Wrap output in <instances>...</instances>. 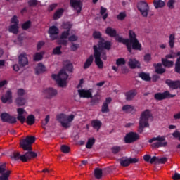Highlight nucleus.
<instances>
[{
	"instance_id": "obj_50",
	"label": "nucleus",
	"mask_w": 180,
	"mask_h": 180,
	"mask_svg": "<svg viewBox=\"0 0 180 180\" xmlns=\"http://www.w3.org/2000/svg\"><path fill=\"white\" fill-rule=\"evenodd\" d=\"M120 165L122 167H128V166H129L130 163H129V158L121 160H120Z\"/></svg>"
},
{
	"instance_id": "obj_40",
	"label": "nucleus",
	"mask_w": 180,
	"mask_h": 180,
	"mask_svg": "<svg viewBox=\"0 0 180 180\" xmlns=\"http://www.w3.org/2000/svg\"><path fill=\"white\" fill-rule=\"evenodd\" d=\"M95 144V138L91 137L88 139L87 143H86V148L87 149H91Z\"/></svg>"
},
{
	"instance_id": "obj_38",
	"label": "nucleus",
	"mask_w": 180,
	"mask_h": 180,
	"mask_svg": "<svg viewBox=\"0 0 180 180\" xmlns=\"http://www.w3.org/2000/svg\"><path fill=\"white\" fill-rule=\"evenodd\" d=\"M153 4L155 9L162 8L165 6V2L162 0H154Z\"/></svg>"
},
{
	"instance_id": "obj_59",
	"label": "nucleus",
	"mask_w": 180,
	"mask_h": 180,
	"mask_svg": "<svg viewBox=\"0 0 180 180\" xmlns=\"http://www.w3.org/2000/svg\"><path fill=\"white\" fill-rule=\"evenodd\" d=\"M172 136L174 139H178V140L180 141V131L178 130H175L173 133H172Z\"/></svg>"
},
{
	"instance_id": "obj_23",
	"label": "nucleus",
	"mask_w": 180,
	"mask_h": 180,
	"mask_svg": "<svg viewBox=\"0 0 180 180\" xmlns=\"http://www.w3.org/2000/svg\"><path fill=\"white\" fill-rule=\"evenodd\" d=\"M105 34L110 37H115V39L117 37H120V36H118V34H117V30L114 28H112L111 27H108L105 30Z\"/></svg>"
},
{
	"instance_id": "obj_43",
	"label": "nucleus",
	"mask_w": 180,
	"mask_h": 180,
	"mask_svg": "<svg viewBox=\"0 0 180 180\" xmlns=\"http://www.w3.org/2000/svg\"><path fill=\"white\" fill-rule=\"evenodd\" d=\"M174 40H175V34H171L169 37V45L170 49H173L174 47Z\"/></svg>"
},
{
	"instance_id": "obj_37",
	"label": "nucleus",
	"mask_w": 180,
	"mask_h": 180,
	"mask_svg": "<svg viewBox=\"0 0 180 180\" xmlns=\"http://www.w3.org/2000/svg\"><path fill=\"white\" fill-rule=\"evenodd\" d=\"M15 103L18 106H25V105H26V98L18 97L15 99Z\"/></svg>"
},
{
	"instance_id": "obj_58",
	"label": "nucleus",
	"mask_w": 180,
	"mask_h": 180,
	"mask_svg": "<svg viewBox=\"0 0 180 180\" xmlns=\"http://www.w3.org/2000/svg\"><path fill=\"white\" fill-rule=\"evenodd\" d=\"M53 54L60 55L61 54V46H58L53 50Z\"/></svg>"
},
{
	"instance_id": "obj_22",
	"label": "nucleus",
	"mask_w": 180,
	"mask_h": 180,
	"mask_svg": "<svg viewBox=\"0 0 180 180\" xmlns=\"http://www.w3.org/2000/svg\"><path fill=\"white\" fill-rule=\"evenodd\" d=\"M78 94L79 97L82 98H92V92L90 90L78 89Z\"/></svg>"
},
{
	"instance_id": "obj_32",
	"label": "nucleus",
	"mask_w": 180,
	"mask_h": 180,
	"mask_svg": "<svg viewBox=\"0 0 180 180\" xmlns=\"http://www.w3.org/2000/svg\"><path fill=\"white\" fill-rule=\"evenodd\" d=\"M8 31L10 33H13L14 34H18L19 32V25L11 24Z\"/></svg>"
},
{
	"instance_id": "obj_35",
	"label": "nucleus",
	"mask_w": 180,
	"mask_h": 180,
	"mask_svg": "<svg viewBox=\"0 0 180 180\" xmlns=\"http://www.w3.org/2000/svg\"><path fill=\"white\" fill-rule=\"evenodd\" d=\"M90 98H91L90 105L91 106H95L99 103L100 98L98 97L97 96H93L91 94V97H90Z\"/></svg>"
},
{
	"instance_id": "obj_34",
	"label": "nucleus",
	"mask_w": 180,
	"mask_h": 180,
	"mask_svg": "<svg viewBox=\"0 0 180 180\" xmlns=\"http://www.w3.org/2000/svg\"><path fill=\"white\" fill-rule=\"evenodd\" d=\"M63 13H64V9H63V8H59V9H58V10L55 12V13H54V15H53V19H54V20H57L60 19V17L63 16Z\"/></svg>"
},
{
	"instance_id": "obj_62",
	"label": "nucleus",
	"mask_w": 180,
	"mask_h": 180,
	"mask_svg": "<svg viewBox=\"0 0 180 180\" xmlns=\"http://www.w3.org/2000/svg\"><path fill=\"white\" fill-rule=\"evenodd\" d=\"M151 60V55L150 53H146L145 56H144V61L146 63H149Z\"/></svg>"
},
{
	"instance_id": "obj_15",
	"label": "nucleus",
	"mask_w": 180,
	"mask_h": 180,
	"mask_svg": "<svg viewBox=\"0 0 180 180\" xmlns=\"http://www.w3.org/2000/svg\"><path fill=\"white\" fill-rule=\"evenodd\" d=\"M165 84L172 90L180 89V80H172L170 79H167L165 80Z\"/></svg>"
},
{
	"instance_id": "obj_52",
	"label": "nucleus",
	"mask_w": 180,
	"mask_h": 180,
	"mask_svg": "<svg viewBox=\"0 0 180 180\" xmlns=\"http://www.w3.org/2000/svg\"><path fill=\"white\" fill-rule=\"evenodd\" d=\"M126 17L127 15L124 12H120L119 15L117 16V19L120 21H123Z\"/></svg>"
},
{
	"instance_id": "obj_11",
	"label": "nucleus",
	"mask_w": 180,
	"mask_h": 180,
	"mask_svg": "<svg viewBox=\"0 0 180 180\" xmlns=\"http://www.w3.org/2000/svg\"><path fill=\"white\" fill-rule=\"evenodd\" d=\"M70 5L71 8H73V10L77 12V14L81 13V12L82 11V7L84 6V4H82V1L70 0Z\"/></svg>"
},
{
	"instance_id": "obj_5",
	"label": "nucleus",
	"mask_w": 180,
	"mask_h": 180,
	"mask_svg": "<svg viewBox=\"0 0 180 180\" xmlns=\"http://www.w3.org/2000/svg\"><path fill=\"white\" fill-rule=\"evenodd\" d=\"M137 8L143 18H147L150 11V8L147 2L145 1H140L137 3Z\"/></svg>"
},
{
	"instance_id": "obj_28",
	"label": "nucleus",
	"mask_w": 180,
	"mask_h": 180,
	"mask_svg": "<svg viewBox=\"0 0 180 180\" xmlns=\"http://www.w3.org/2000/svg\"><path fill=\"white\" fill-rule=\"evenodd\" d=\"M139 77L141 78L143 81L149 82L151 81V77H150V73H146L141 72L139 73Z\"/></svg>"
},
{
	"instance_id": "obj_33",
	"label": "nucleus",
	"mask_w": 180,
	"mask_h": 180,
	"mask_svg": "<svg viewBox=\"0 0 180 180\" xmlns=\"http://www.w3.org/2000/svg\"><path fill=\"white\" fill-rule=\"evenodd\" d=\"M25 122L27 124H29V126H32V124H34V122H36V118L34 117V115H30L26 117Z\"/></svg>"
},
{
	"instance_id": "obj_19",
	"label": "nucleus",
	"mask_w": 180,
	"mask_h": 180,
	"mask_svg": "<svg viewBox=\"0 0 180 180\" xmlns=\"http://www.w3.org/2000/svg\"><path fill=\"white\" fill-rule=\"evenodd\" d=\"M137 94V89H130L129 91L124 93L125 100L128 102L131 101Z\"/></svg>"
},
{
	"instance_id": "obj_26",
	"label": "nucleus",
	"mask_w": 180,
	"mask_h": 180,
	"mask_svg": "<svg viewBox=\"0 0 180 180\" xmlns=\"http://www.w3.org/2000/svg\"><path fill=\"white\" fill-rule=\"evenodd\" d=\"M130 46H131V51L132 49L135 51H141L142 47L141 43H139L138 39L131 41Z\"/></svg>"
},
{
	"instance_id": "obj_49",
	"label": "nucleus",
	"mask_w": 180,
	"mask_h": 180,
	"mask_svg": "<svg viewBox=\"0 0 180 180\" xmlns=\"http://www.w3.org/2000/svg\"><path fill=\"white\" fill-rule=\"evenodd\" d=\"M125 64H126V61L123 58H120L116 60V65L117 66L124 65Z\"/></svg>"
},
{
	"instance_id": "obj_46",
	"label": "nucleus",
	"mask_w": 180,
	"mask_h": 180,
	"mask_svg": "<svg viewBox=\"0 0 180 180\" xmlns=\"http://www.w3.org/2000/svg\"><path fill=\"white\" fill-rule=\"evenodd\" d=\"M44 54V52H40V53H37L34 56V61H40V60L43 59V55Z\"/></svg>"
},
{
	"instance_id": "obj_21",
	"label": "nucleus",
	"mask_w": 180,
	"mask_h": 180,
	"mask_svg": "<svg viewBox=\"0 0 180 180\" xmlns=\"http://www.w3.org/2000/svg\"><path fill=\"white\" fill-rule=\"evenodd\" d=\"M3 103H12V91L8 90L4 96H1Z\"/></svg>"
},
{
	"instance_id": "obj_8",
	"label": "nucleus",
	"mask_w": 180,
	"mask_h": 180,
	"mask_svg": "<svg viewBox=\"0 0 180 180\" xmlns=\"http://www.w3.org/2000/svg\"><path fill=\"white\" fill-rule=\"evenodd\" d=\"M94 53V62L95 64L97 65L98 69H103V62L101 58V54H100V51L98 50V47L96 45H94L93 47Z\"/></svg>"
},
{
	"instance_id": "obj_14",
	"label": "nucleus",
	"mask_w": 180,
	"mask_h": 180,
	"mask_svg": "<svg viewBox=\"0 0 180 180\" xmlns=\"http://www.w3.org/2000/svg\"><path fill=\"white\" fill-rule=\"evenodd\" d=\"M0 180H9L11 170L6 169V164H3L0 166Z\"/></svg>"
},
{
	"instance_id": "obj_41",
	"label": "nucleus",
	"mask_w": 180,
	"mask_h": 180,
	"mask_svg": "<svg viewBox=\"0 0 180 180\" xmlns=\"http://www.w3.org/2000/svg\"><path fill=\"white\" fill-rule=\"evenodd\" d=\"M35 70L37 74H40L46 71V66H44V65L42 63H39Z\"/></svg>"
},
{
	"instance_id": "obj_54",
	"label": "nucleus",
	"mask_w": 180,
	"mask_h": 180,
	"mask_svg": "<svg viewBox=\"0 0 180 180\" xmlns=\"http://www.w3.org/2000/svg\"><path fill=\"white\" fill-rule=\"evenodd\" d=\"M175 57H176V53H174L173 51H171V53L167 54L165 56V59L168 60V59H173Z\"/></svg>"
},
{
	"instance_id": "obj_53",
	"label": "nucleus",
	"mask_w": 180,
	"mask_h": 180,
	"mask_svg": "<svg viewBox=\"0 0 180 180\" xmlns=\"http://www.w3.org/2000/svg\"><path fill=\"white\" fill-rule=\"evenodd\" d=\"M111 150L112 153L115 155L117 154L121 150V148L120 146H115L111 148Z\"/></svg>"
},
{
	"instance_id": "obj_51",
	"label": "nucleus",
	"mask_w": 180,
	"mask_h": 180,
	"mask_svg": "<svg viewBox=\"0 0 180 180\" xmlns=\"http://www.w3.org/2000/svg\"><path fill=\"white\" fill-rule=\"evenodd\" d=\"M102 113H107L109 112L108 105L106 103H103L101 108Z\"/></svg>"
},
{
	"instance_id": "obj_29",
	"label": "nucleus",
	"mask_w": 180,
	"mask_h": 180,
	"mask_svg": "<svg viewBox=\"0 0 180 180\" xmlns=\"http://www.w3.org/2000/svg\"><path fill=\"white\" fill-rule=\"evenodd\" d=\"M92 63H94V55H90L89 57L86 60L83 68L84 70H86L90 68L91 65H92Z\"/></svg>"
},
{
	"instance_id": "obj_6",
	"label": "nucleus",
	"mask_w": 180,
	"mask_h": 180,
	"mask_svg": "<svg viewBox=\"0 0 180 180\" xmlns=\"http://www.w3.org/2000/svg\"><path fill=\"white\" fill-rule=\"evenodd\" d=\"M175 94H172L169 91H165L164 92H158L154 95V98L156 101H161L166 99H170L174 98Z\"/></svg>"
},
{
	"instance_id": "obj_60",
	"label": "nucleus",
	"mask_w": 180,
	"mask_h": 180,
	"mask_svg": "<svg viewBox=\"0 0 180 180\" xmlns=\"http://www.w3.org/2000/svg\"><path fill=\"white\" fill-rule=\"evenodd\" d=\"M175 4V0H169L167 3V7L170 9L172 10L174 9V4Z\"/></svg>"
},
{
	"instance_id": "obj_64",
	"label": "nucleus",
	"mask_w": 180,
	"mask_h": 180,
	"mask_svg": "<svg viewBox=\"0 0 180 180\" xmlns=\"http://www.w3.org/2000/svg\"><path fill=\"white\" fill-rule=\"evenodd\" d=\"M173 180H180V174L178 172H175L174 174L172 176Z\"/></svg>"
},
{
	"instance_id": "obj_18",
	"label": "nucleus",
	"mask_w": 180,
	"mask_h": 180,
	"mask_svg": "<svg viewBox=\"0 0 180 180\" xmlns=\"http://www.w3.org/2000/svg\"><path fill=\"white\" fill-rule=\"evenodd\" d=\"M2 122H7L8 123H16V117L11 116L8 112H4L1 115Z\"/></svg>"
},
{
	"instance_id": "obj_1",
	"label": "nucleus",
	"mask_w": 180,
	"mask_h": 180,
	"mask_svg": "<svg viewBox=\"0 0 180 180\" xmlns=\"http://www.w3.org/2000/svg\"><path fill=\"white\" fill-rule=\"evenodd\" d=\"M35 141L36 138H34V136H27L26 139L20 141V145L21 148H22L24 151H27L24 155H22V162H27L29 160L37 157V153L32 151V145Z\"/></svg>"
},
{
	"instance_id": "obj_57",
	"label": "nucleus",
	"mask_w": 180,
	"mask_h": 180,
	"mask_svg": "<svg viewBox=\"0 0 180 180\" xmlns=\"http://www.w3.org/2000/svg\"><path fill=\"white\" fill-rule=\"evenodd\" d=\"M60 151L64 154H68V146L66 145H62L60 146Z\"/></svg>"
},
{
	"instance_id": "obj_31",
	"label": "nucleus",
	"mask_w": 180,
	"mask_h": 180,
	"mask_svg": "<svg viewBox=\"0 0 180 180\" xmlns=\"http://www.w3.org/2000/svg\"><path fill=\"white\" fill-rule=\"evenodd\" d=\"M10 158L13 160V161H18L20 160L22 161V155H20V152H13L11 155Z\"/></svg>"
},
{
	"instance_id": "obj_63",
	"label": "nucleus",
	"mask_w": 180,
	"mask_h": 180,
	"mask_svg": "<svg viewBox=\"0 0 180 180\" xmlns=\"http://www.w3.org/2000/svg\"><path fill=\"white\" fill-rule=\"evenodd\" d=\"M175 72L178 74H180V62H176Z\"/></svg>"
},
{
	"instance_id": "obj_47",
	"label": "nucleus",
	"mask_w": 180,
	"mask_h": 180,
	"mask_svg": "<svg viewBox=\"0 0 180 180\" xmlns=\"http://www.w3.org/2000/svg\"><path fill=\"white\" fill-rule=\"evenodd\" d=\"M102 37V34L99 32V31H94L93 32V37L95 39H99V41L101 40V39H103Z\"/></svg>"
},
{
	"instance_id": "obj_30",
	"label": "nucleus",
	"mask_w": 180,
	"mask_h": 180,
	"mask_svg": "<svg viewBox=\"0 0 180 180\" xmlns=\"http://www.w3.org/2000/svg\"><path fill=\"white\" fill-rule=\"evenodd\" d=\"M91 125L94 129L99 131V129H101V127L102 126V122L97 119L93 120L91 121Z\"/></svg>"
},
{
	"instance_id": "obj_4",
	"label": "nucleus",
	"mask_w": 180,
	"mask_h": 180,
	"mask_svg": "<svg viewBox=\"0 0 180 180\" xmlns=\"http://www.w3.org/2000/svg\"><path fill=\"white\" fill-rule=\"evenodd\" d=\"M136 37H137L136 34L133 30H129V39H124L122 37H116L115 40L118 43H121V44H123L124 45H126L128 49V51L129 53H131V46L130 42L138 40Z\"/></svg>"
},
{
	"instance_id": "obj_12",
	"label": "nucleus",
	"mask_w": 180,
	"mask_h": 180,
	"mask_svg": "<svg viewBox=\"0 0 180 180\" xmlns=\"http://www.w3.org/2000/svg\"><path fill=\"white\" fill-rule=\"evenodd\" d=\"M27 116V111L22 108H17V119L22 124L26 122V117Z\"/></svg>"
},
{
	"instance_id": "obj_39",
	"label": "nucleus",
	"mask_w": 180,
	"mask_h": 180,
	"mask_svg": "<svg viewBox=\"0 0 180 180\" xmlns=\"http://www.w3.org/2000/svg\"><path fill=\"white\" fill-rule=\"evenodd\" d=\"M162 63L164 67L172 68L174 65V62L172 60H169L165 58H162Z\"/></svg>"
},
{
	"instance_id": "obj_42",
	"label": "nucleus",
	"mask_w": 180,
	"mask_h": 180,
	"mask_svg": "<svg viewBox=\"0 0 180 180\" xmlns=\"http://www.w3.org/2000/svg\"><path fill=\"white\" fill-rule=\"evenodd\" d=\"M106 11L107 9L101 6L100 14L102 16L103 20H105L108 17V14L106 13Z\"/></svg>"
},
{
	"instance_id": "obj_48",
	"label": "nucleus",
	"mask_w": 180,
	"mask_h": 180,
	"mask_svg": "<svg viewBox=\"0 0 180 180\" xmlns=\"http://www.w3.org/2000/svg\"><path fill=\"white\" fill-rule=\"evenodd\" d=\"M167 158L166 157H162V158H158V160H157V165H160V164H165L167 161Z\"/></svg>"
},
{
	"instance_id": "obj_27",
	"label": "nucleus",
	"mask_w": 180,
	"mask_h": 180,
	"mask_svg": "<svg viewBox=\"0 0 180 180\" xmlns=\"http://www.w3.org/2000/svg\"><path fill=\"white\" fill-rule=\"evenodd\" d=\"M122 110L126 113H134L136 112L134 107L129 104L123 105Z\"/></svg>"
},
{
	"instance_id": "obj_44",
	"label": "nucleus",
	"mask_w": 180,
	"mask_h": 180,
	"mask_svg": "<svg viewBox=\"0 0 180 180\" xmlns=\"http://www.w3.org/2000/svg\"><path fill=\"white\" fill-rule=\"evenodd\" d=\"M167 145V141H165V142H160V141H158V142H155V143H153V146L155 147V148H164V147H166Z\"/></svg>"
},
{
	"instance_id": "obj_36",
	"label": "nucleus",
	"mask_w": 180,
	"mask_h": 180,
	"mask_svg": "<svg viewBox=\"0 0 180 180\" xmlns=\"http://www.w3.org/2000/svg\"><path fill=\"white\" fill-rule=\"evenodd\" d=\"M159 141L160 143H164L165 141V136H158L157 137H153L152 139H149V143H152L154 141Z\"/></svg>"
},
{
	"instance_id": "obj_10",
	"label": "nucleus",
	"mask_w": 180,
	"mask_h": 180,
	"mask_svg": "<svg viewBox=\"0 0 180 180\" xmlns=\"http://www.w3.org/2000/svg\"><path fill=\"white\" fill-rule=\"evenodd\" d=\"M58 94V92L57 91V89L51 87L44 89L42 91V95L46 99H51L52 98H54V96H57Z\"/></svg>"
},
{
	"instance_id": "obj_13",
	"label": "nucleus",
	"mask_w": 180,
	"mask_h": 180,
	"mask_svg": "<svg viewBox=\"0 0 180 180\" xmlns=\"http://www.w3.org/2000/svg\"><path fill=\"white\" fill-rule=\"evenodd\" d=\"M62 27L65 29V30L63 31L60 34V43L61 44H67V41H68V25L67 23H63Z\"/></svg>"
},
{
	"instance_id": "obj_20",
	"label": "nucleus",
	"mask_w": 180,
	"mask_h": 180,
	"mask_svg": "<svg viewBox=\"0 0 180 180\" xmlns=\"http://www.w3.org/2000/svg\"><path fill=\"white\" fill-rule=\"evenodd\" d=\"M60 33V30L56 26H51L49 27V34L51 40L57 39L58 34Z\"/></svg>"
},
{
	"instance_id": "obj_55",
	"label": "nucleus",
	"mask_w": 180,
	"mask_h": 180,
	"mask_svg": "<svg viewBox=\"0 0 180 180\" xmlns=\"http://www.w3.org/2000/svg\"><path fill=\"white\" fill-rule=\"evenodd\" d=\"M11 25H16L19 26V20H18V17L16 15H14L12 18H11Z\"/></svg>"
},
{
	"instance_id": "obj_9",
	"label": "nucleus",
	"mask_w": 180,
	"mask_h": 180,
	"mask_svg": "<svg viewBox=\"0 0 180 180\" xmlns=\"http://www.w3.org/2000/svg\"><path fill=\"white\" fill-rule=\"evenodd\" d=\"M112 47V42L108 40H105L104 38H101L98 41V50L100 51L101 50L110 51Z\"/></svg>"
},
{
	"instance_id": "obj_61",
	"label": "nucleus",
	"mask_w": 180,
	"mask_h": 180,
	"mask_svg": "<svg viewBox=\"0 0 180 180\" xmlns=\"http://www.w3.org/2000/svg\"><path fill=\"white\" fill-rule=\"evenodd\" d=\"M29 27H30V21H27L25 22L22 26V28L24 30H27V29H29Z\"/></svg>"
},
{
	"instance_id": "obj_2",
	"label": "nucleus",
	"mask_w": 180,
	"mask_h": 180,
	"mask_svg": "<svg viewBox=\"0 0 180 180\" xmlns=\"http://www.w3.org/2000/svg\"><path fill=\"white\" fill-rule=\"evenodd\" d=\"M149 120H153V115L149 109H146L141 112L139 118V126L138 128V132L139 134H142L143 132L144 128L149 127Z\"/></svg>"
},
{
	"instance_id": "obj_25",
	"label": "nucleus",
	"mask_w": 180,
	"mask_h": 180,
	"mask_svg": "<svg viewBox=\"0 0 180 180\" xmlns=\"http://www.w3.org/2000/svg\"><path fill=\"white\" fill-rule=\"evenodd\" d=\"M153 67L155 68V72L158 75H162L165 72V68H162V63H154Z\"/></svg>"
},
{
	"instance_id": "obj_56",
	"label": "nucleus",
	"mask_w": 180,
	"mask_h": 180,
	"mask_svg": "<svg viewBox=\"0 0 180 180\" xmlns=\"http://www.w3.org/2000/svg\"><path fill=\"white\" fill-rule=\"evenodd\" d=\"M68 41L70 42L77 41H78V36H77L75 34L70 35L68 37Z\"/></svg>"
},
{
	"instance_id": "obj_16",
	"label": "nucleus",
	"mask_w": 180,
	"mask_h": 180,
	"mask_svg": "<svg viewBox=\"0 0 180 180\" xmlns=\"http://www.w3.org/2000/svg\"><path fill=\"white\" fill-rule=\"evenodd\" d=\"M56 120L60 123L62 127H68V117L64 114H59L56 116Z\"/></svg>"
},
{
	"instance_id": "obj_3",
	"label": "nucleus",
	"mask_w": 180,
	"mask_h": 180,
	"mask_svg": "<svg viewBox=\"0 0 180 180\" xmlns=\"http://www.w3.org/2000/svg\"><path fill=\"white\" fill-rule=\"evenodd\" d=\"M52 78L58 84L60 88L67 86V79H68V75L67 74V70H61L58 75H52Z\"/></svg>"
},
{
	"instance_id": "obj_24",
	"label": "nucleus",
	"mask_w": 180,
	"mask_h": 180,
	"mask_svg": "<svg viewBox=\"0 0 180 180\" xmlns=\"http://www.w3.org/2000/svg\"><path fill=\"white\" fill-rule=\"evenodd\" d=\"M128 65L131 69L134 70L136 68H140L141 64L135 58H130L128 63Z\"/></svg>"
},
{
	"instance_id": "obj_17",
	"label": "nucleus",
	"mask_w": 180,
	"mask_h": 180,
	"mask_svg": "<svg viewBox=\"0 0 180 180\" xmlns=\"http://www.w3.org/2000/svg\"><path fill=\"white\" fill-rule=\"evenodd\" d=\"M29 64V59L27 58V55L26 53H21L18 56V65L20 67H26Z\"/></svg>"
},
{
	"instance_id": "obj_45",
	"label": "nucleus",
	"mask_w": 180,
	"mask_h": 180,
	"mask_svg": "<svg viewBox=\"0 0 180 180\" xmlns=\"http://www.w3.org/2000/svg\"><path fill=\"white\" fill-rule=\"evenodd\" d=\"M102 169L100 168H96L94 170V176L97 179H100L102 177Z\"/></svg>"
},
{
	"instance_id": "obj_7",
	"label": "nucleus",
	"mask_w": 180,
	"mask_h": 180,
	"mask_svg": "<svg viewBox=\"0 0 180 180\" xmlns=\"http://www.w3.org/2000/svg\"><path fill=\"white\" fill-rule=\"evenodd\" d=\"M139 139L140 136L139 135V134L134 131H130L127 133L124 137V141L127 144H130L139 140Z\"/></svg>"
}]
</instances>
